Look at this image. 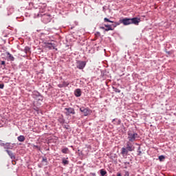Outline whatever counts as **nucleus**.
<instances>
[{"label":"nucleus","instance_id":"nucleus-20","mask_svg":"<svg viewBox=\"0 0 176 176\" xmlns=\"http://www.w3.org/2000/svg\"><path fill=\"white\" fill-rule=\"evenodd\" d=\"M104 21L106 22V23H113V21L108 19V18H104Z\"/></svg>","mask_w":176,"mask_h":176},{"label":"nucleus","instance_id":"nucleus-34","mask_svg":"<svg viewBox=\"0 0 176 176\" xmlns=\"http://www.w3.org/2000/svg\"><path fill=\"white\" fill-rule=\"evenodd\" d=\"M120 122H121L120 120H118V124H120Z\"/></svg>","mask_w":176,"mask_h":176},{"label":"nucleus","instance_id":"nucleus-15","mask_svg":"<svg viewBox=\"0 0 176 176\" xmlns=\"http://www.w3.org/2000/svg\"><path fill=\"white\" fill-rule=\"evenodd\" d=\"M42 163H43L45 166H47V158L43 157L42 160Z\"/></svg>","mask_w":176,"mask_h":176},{"label":"nucleus","instance_id":"nucleus-32","mask_svg":"<svg viewBox=\"0 0 176 176\" xmlns=\"http://www.w3.org/2000/svg\"><path fill=\"white\" fill-rule=\"evenodd\" d=\"M100 29H101V30H106V28H104V27H100Z\"/></svg>","mask_w":176,"mask_h":176},{"label":"nucleus","instance_id":"nucleus-21","mask_svg":"<svg viewBox=\"0 0 176 176\" xmlns=\"http://www.w3.org/2000/svg\"><path fill=\"white\" fill-rule=\"evenodd\" d=\"M164 159H165V157H164V155H160V156L159 157V160H160V162H162L163 160H164Z\"/></svg>","mask_w":176,"mask_h":176},{"label":"nucleus","instance_id":"nucleus-26","mask_svg":"<svg viewBox=\"0 0 176 176\" xmlns=\"http://www.w3.org/2000/svg\"><path fill=\"white\" fill-rule=\"evenodd\" d=\"M3 87H5V85L0 84V89H3Z\"/></svg>","mask_w":176,"mask_h":176},{"label":"nucleus","instance_id":"nucleus-3","mask_svg":"<svg viewBox=\"0 0 176 176\" xmlns=\"http://www.w3.org/2000/svg\"><path fill=\"white\" fill-rule=\"evenodd\" d=\"M133 142H130V140H128L126 142V149L129 152H133L135 148L134 145H133Z\"/></svg>","mask_w":176,"mask_h":176},{"label":"nucleus","instance_id":"nucleus-22","mask_svg":"<svg viewBox=\"0 0 176 176\" xmlns=\"http://www.w3.org/2000/svg\"><path fill=\"white\" fill-rule=\"evenodd\" d=\"M58 120L59 123H64V119L61 117L59 118Z\"/></svg>","mask_w":176,"mask_h":176},{"label":"nucleus","instance_id":"nucleus-14","mask_svg":"<svg viewBox=\"0 0 176 176\" xmlns=\"http://www.w3.org/2000/svg\"><path fill=\"white\" fill-rule=\"evenodd\" d=\"M7 55L8 56L9 60H10L11 61H14V57L10 54V53L8 52Z\"/></svg>","mask_w":176,"mask_h":176},{"label":"nucleus","instance_id":"nucleus-17","mask_svg":"<svg viewBox=\"0 0 176 176\" xmlns=\"http://www.w3.org/2000/svg\"><path fill=\"white\" fill-rule=\"evenodd\" d=\"M100 175H101L102 176H105V175H107V171H106L105 170H104V169H101V170H100Z\"/></svg>","mask_w":176,"mask_h":176},{"label":"nucleus","instance_id":"nucleus-11","mask_svg":"<svg viewBox=\"0 0 176 176\" xmlns=\"http://www.w3.org/2000/svg\"><path fill=\"white\" fill-rule=\"evenodd\" d=\"M6 152L11 159H12V160L15 159L14 154H13V153H12V151H10L9 150H6Z\"/></svg>","mask_w":176,"mask_h":176},{"label":"nucleus","instance_id":"nucleus-12","mask_svg":"<svg viewBox=\"0 0 176 176\" xmlns=\"http://www.w3.org/2000/svg\"><path fill=\"white\" fill-rule=\"evenodd\" d=\"M104 27H106V28H109V29H104V31H113V28H112L111 25H104Z\"/></svg>","mask_w":176,"mask_h":176},{"label":"nucleus","instance_id":"nucleus-31","mask_svg":"<svg viewBox=\"0 0 176 176\" xmlns=\"http://www.w3.org/2000/svg\"><path fill=\"white\" fill-rule=\"evenodd\" d=\"M91 175L96 176V173H91Z\"/></svg>","mask_w":176,"mask_h":176},{"label":"nucleus","instance_id":"nucleus-23","mask_svg":"<svg viewBox=\"0 0 176 176\" xmlns=\"http://www.w3.org/2000/svg\"><path fill=\"white\" fill-rule=\"evenodd\" d=\"M114 91H116V93H120L121 91L118 88H114Z\"/></svg>","mask_w":176,"mask_h":176},{"label":"nucleus","instance_id":"nucleus-9","mask_svg":"<svg viewBox=\"0 0 176 176\" xmlns=\"http://www.w3.org/2000/svg\"><path fill=\"white\" fill-rule=\"evenodd\" d=\"M74 94L76 97H80V96H82V91L80 90V89H77L75 90Z\"/></svg>","mask_w":176,"mask_h":176},{"label":"nucleus","instance_id":"nucleus-7","mask_svg":"<svg viewBox=\"0 0 176 176\" xmlns=\"http://www.w3.org/2000/svg\"><path fill=\"white\" fill-rule=\"evenodd\" d=\"M65 114L67 116H69L71 113L72 115H75V110L72 108H65Z\"/></svg>","mask_w":176,"mask_h":176},{"label":"nucleus","instance_id":"nucleus-30","mask_svg":"<svg viewBox=\"0 0 176 176\" xmlns=\"http://www.w3.org/2000/svg\"><path fill=\"white\" fill-rule=\"evenodd\" d=\"M1 65H5V61H1Z\"/></svg>","mask_w":176,"mask_h":176},{"label":"nucleus","instance_id":"nucleus-18","mask_svg":"<svg viewBox=\"0 0 176 176\" xmlns=\"http://www.w3.org/2000/svg\"><path fill=\"white\" fill-rule=\"evenodd\" d=\"M24 52H25V53H26V54H27V53H30V47H25L24 49Z\"/></svg>","mask_w":176,"mask_h":176},{"label":"nucleus","instance_id":"nucleus-33","mask_svg":"<svg viewBox=\"0 0 176 176\" xmlns=\"http://www.w3.org/2000/svg\"><path fill=\"white\" fill-rule=\"evenodd\" d=\"M117 176H122V174L118 173V174H117Z\"/></svg>","mask_w":176,"mask_h":176},{"label":"nucleus","instance_id":"nucleus-29","mask_svg":"<svg viewBox=\"0 0 176 176\" xmlns=\"http://www.w3.org/2000/svg\"><path fill=\"white\" fill-rule=\"evenodd\" d=\"M34 148H36V149H39V146H36V145H34Z\"/></svg>","mask_w":176,"mask_h":176},{"label":"nucleus","instance_id":"nucleus-38","mask_svg":"<svg viewBox=\"0 0 176 176\" xmlns=\"http://www.w3.org/2000/svg\"><path fill=\"white\" fill-rule=\"evenodd\" d=\"M125 168H127V166H125Z\"/></svg>","mask_w":176,"mask_h":176},{"label":"nucleus","instance_id":"nucleus-8","mask_svg":"<svg viewBox=\"0 0 176 176\" xmlns=\"http://www.w3.org/2000/svg\"><path fill=\"white\" fill-rule=\"evenodd\" d=\"M80 111L84 113V116H87L90 113V110L84 107L80 108Z\"/></svg>","mask_w":176,"mask_h":176},{"label":"nucleus","instance_id":"nucleus-27","mask_svg":"<svg viewBox=\"0 0 176 176\" xmlns=\"http://www.w3.org/2000/svg\"><path fill=\"white\" fill-rule=\"evenodd\" d=\"M129 172H128V171H126L124 176H129Z\"/></svg>","mask_w":176,"mask_h":176},{"label":"nucleus","instance_id":"nucleus-35","mask_svg":"<svg viewBox=\"0 0 176 176\" xmlns=\"http://www.w3.org/2000/svg\"><path fill=\"white\" fill-rule=\"evenodd\" d=\"M2 146H5V143H3V144H2Z\"/></svg>","mask_w":176,"mask_h":176},{"label":"nucleus","instance_id":"nucleus-13","mask_svg":"<svg viewBox=\"0 0 176 176\" xmlns=\"http://www.w3.org/2000/svg\"><path fill=\"white\" fill-rule=\"evenodd\" d=\"M121 153H122V155H127V153H129V150H127V148H126L123 147L122 148Z\"/></svg>","mask_w":176,"mask_h":176},{"label":"nucleus","instance_id":"nucleus-16","mask_svg":"<svg viewBox=\"0 0 176 176\" xmlns=\"http://www.w3.org/2000/svg\"><path fill=\"white\" fill-rule=\"evenodd\" d=\"M63 164H64V166L69 164V162L67 160H65V158H63L62 160Z\"/></svg>","mask_w":176,"mask_h":176},{"label":"nucleus","instance_id":"nucleus-25","mask_svg":"<svg viewBox=\"0 0 176 176\" xmlns=\"http://www.w3.org/2000/svg\"><path fill=\"white\" fill-rule=\"evenodd\" d=\"M68 85H69V82H63V86L67 87V86H68Z\"/></svg>","mask_w":176,"mask_h":176},{"label":"nucleus","instance_id":"nucleus-24","mask_svg":"<svg viewBox=\"0 0 176 176\" xmlns=\"http://www.w3.org/2000/svg\"><path fill=\"white\" fill-rule=\"evenodd\" d=\"M38 101H42V100H43V97H42V96H41V95H39L38 96Z\"/></svg>","mask_w":176,"mask_h":176},{"label":"nucleus","instance_id":"nucleus-4","mask_svg":"<svg viewBox=\"0 0 176 176\" xmlns=\"http://www.w3.org/2000/svg\"><path fill=\"white\" fill-rule=\"evenodd\" d=\"M120 23H121V24H123V25H130V24H131L130 18H124L122 19H120Z\"/></svg>","mask_w":176,"mask_h":176},{"label":"nucleus","instance_id":"nucleus-28","mask_svg":"<svg viewBox=\"0 0 176 176\" xmlns=\"http://www.w3.org/2000/svg\"><path fill=\"white\" fill-rule=\"evenodd\" d=\"M125 166H129L130 164V162H124Z\"/></svg>","mask_w":176,"mask_h":176},{"label":"nucleus","instance_id":"nucleus-5","mask_svg":"<svg viewBox=\"0 0 176 176\" xmlns=\"http://www.w3.org/2000/svg\"><path fill=\"white\" fill-rule=\"evenodd\" d=\"M141 22V19L138 17H134L131 19V24H134V25H138Z\"/></svg>","mask_w":176,"mask_h":176},{"label":"nucleus","instance_id":"nucleus-19","mask_svg":"<svg viewBox=\"0 0 176 176\" xmlns=\"http://www.w3.org/2000/svg\"><path fill=\"white\" fill-rule=\"evenodd\" d=\"M63 153H68V148H65L62 149Z\"/></svg>","mask_w":176,"mask_h":176},{"label":"nucleus","instance_id":"nucleus-36","mask_svg":"<svg viewBox=\"0 0 176 176\" xmlns=\"http://www.w3.org/2000/svg\"><path fill=\"white\" fill-rule=\"evenodd\" d=\"M113 27H116V25H112Z\"/></svg>","mask_w":176,"mask_h":176},{"label":"nucleus","instance_id":"nucleus-37","mask_svg":"<svg viewBox=\"0 0 176 176\" xmlns=\"http://www.w3.org/2000/svg\"><path fill=\"white\" fill-rule=\"evenodd\" d=\"M109 28H106V30H109Z\"/></svg>","mask_w":176,"mask_h":176},{"label":"nucleus","instance_id":"nucleus-6","mask_svg":"<svg viewBox=\"0 0 176 176\" xmlns=\"http://www.w3.org/2000/svg\"><path fill=\"white\" fill-rule=\"evenodd\" d=\"M77 68L78 69H83L85 67H86V62L85 61H78L77 62Z\"/></svg>","mask_w":176,"mask_h":176},{"label":"nucleus","instance_id":"nucleus-10","mask_svg":"<svg viewBox=\"0 0 176 176\" xmlns=\"http://www.w3.org/2000/svg\"><path fill=\"white\" fill-rule=\"evenodd\" d=\"M17 140L19 142H24V141H25V137H24V135H19Z\"/></svg>","mask_w":176,"mask_h":176},{"label":"nucleus","instance_id":"nucleus-2","mask_svg":"<svg viewBox=\"0 0 176 176\" xmlns=\"http://www.w3.org/2000/svg\"><path fill=\"white\" fill-rule=\"evenodd\" d=\"M44 47L46 49H49V50H52V49H54L57 52L58 50L57 48H56V44L54 43H50V42H45L43 43Z\"/></svg>","mask_w":176,"mask_h":176},{"label":"nucleus","instance_id":"nucleus-1","mask_svg":"<svg viewBox=\"0 0 176 176\" xmlns=\"http://www.w3.org/2000/svg\"><path fill=\"white\" fill-rule=\"evenodd\" d=\"M127 135L128 141H130L131 142H134L135 141H137L138 138H140V135H138V133L131 130L128 131Z\"/></svg>","mask_w":176,"mask_h":176}]
</instances>
